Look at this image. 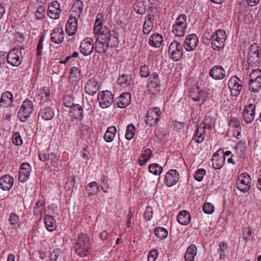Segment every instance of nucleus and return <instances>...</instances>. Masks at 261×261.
Returning <instances> with one entry per match:
<instances>
[{
    "label": "nucleus",
    "instance_id": "f257e3e1",
    "mask_svg": "<svg viewBox=\"0 0 261 261\" xmlns=\"http://www.w3.org/2000/svg\"><path fill=\"white\" fill-rule=\"evenodd\" d=\"M118 34L114 30H110L105 26L100 34L97 35L95 42V50L99 54H106L109 48H116L118 46Z\"/></svg>",
    "mask_w": 261,
    "mask_h": 261
},
{
    "label": "nucleus",
    "instance_id": "f03ea898",
    "mask_svg": "<svg viewBox=\"0 0 261 261\" xmlns=\"http://www.w3.org/2000/svg\"><path fill=\"white\" fill-rule=\"evenodd\" d=\"M91 244L87 234L82 232L78 234L74 246L76 254L81 257L87 256L89 253Z\"/></svg>",
    "mask_w": 261,
    "mask_h": 261
},
{
    "label": "nucleus",
    "instance_id": "7ed1b4c3",
    "mask_svg": "<svg viewBox=\"0 0 261 261\" xmlns=\"http://www.w3.org/2000/svg\"><path fill=\"white\" fill-rule=\"evenodd\" d=\"M187 16L184 14L179 15L172 25V33L177 37H182L185 35L187 29Z\"/></svg>",
    "mask_w": 261,
    "mask_h": 261
},
{
    "label": "nucleus",
    "instance_id": "20e7f679",
    "mask_svg": "<svg viewBox=\"0 0 261 261\" xmlns=\"http://www.w3.org/2000/svg\"><path fill=\"white\" fill-rule=\"evenodd\" d=\"M183 51V45L178 41H173L169 46V57L174 61H179L182 58Z\"/></svg>",
    "mask_w": 261,
    "mask_h": 261
},
{
    "label": "nucleus",
    "instance_id": "39448f33",
    "mask_svg": "<svg viewBox=\"0 0 261 261\" xmlns=\"http://www.w3.org/2000/svg\"><path fill=\"white\" fill-rule=\"evenodd\" d=\"M34 109V106L32 101L28 99L24 100L18 112V116L20 121L24 122L32 114Z\"/></svg>",
    "mask_w": 261,
    "mask_h": 261
},
{
    "label": "nucleus",
    "instance_id": "423d86ee",
    "mask_svg": "<svg viewBox=\"0 0 261 261\" xmlns=\"http://www.w3.org/2000/svg\"><path fill=\"white\" fill-rule=\"evenodd\" d=\"M251 180L250 175L246 172L240 174L236 184L238 189L243 193H246L250 189Z\"/></svg>",
    "mask_w": 261,
    "mask_h": 261
},
{
    "label": "nucleus",
    "instance_id": "0eeeda50",
    "mask_svg": "<svg viewBox=\"0 0 261 261\" xmlns=\"http://www.w3.org/2000/svg\"><path fill=\"white\" fill-rule=\"evenodd\" d=\"M97 100L101 108H107L112 104L114 101V96L108 90L102 91L98 93Z\"/></svg>",
    "mask_w": 261,
    "mask_h": 261
},
{
    "label": "nucleus",
    "instance_id": "6e6552de",
    "mask_svg": "<svg viewBox=\"0 0 261 261\" xmlns=\"http://www.w3.org/2000/svg\"><path fill=\"white\" fill-rule=\"evenodd\" d=\"M161 114V112L159 107L150 108L146 113L145 123L150 126H154L159 121Z\"/></svg>",
    "mask_w": 261,
    "mask_h": 261
},
{
    "label": "nucleus",
    "instance_id": "1a4fd4ad",
    "mask_svg": "<svg viewBox=\"0 0 261 261\" xmlns=\"http://www.w3.org/2000/svg\"><path fill=\"white\" fill-rule=\"evenodd\" d=\"M22 59L21 51L16 47L10 50L7 57L8 63L13 66H19L22 62Z\"/></svg>",
    "mask_w": 261,
    "mask_h": 261
},
{
    "label": "nucleus",
    "instance_id": "9d476101",
    "mask_svg": "<svg viewBox=\"0 0 261 261\" xmlns=\"http://www.w3.org/2000/svg\"><path fill=\"white\" fill-rule=\"evenodd\" d=\"M259 46L257 43L251 45L248 52V62L252 66L260 62Z\"/></svg>",
    "mask_w": 261,
    "mask_h": 261
},
{
    "label": "nucleus",
    "instance_id": "9b49d317",
    "mask_svg": "<svg viewBox=\"0 0 261 261\" xmlns=\"http://www.w3.org/2000/svg\"><path fill=\"white\" fill-rule=\"evenodd\" d=\"M161 86V81L157 72H154L151 73L148 79V83L147 86L148 91L151 93H155L160 91Z\"/></svg>",
    "mask_w": 261,
    "mask_h": 261
},
{
    "label": "nucleus",
    "instance_id": "f8f14e48",
    "mask_svg": "<svg viewBox=\"0 0 261 261\" xmlns=\"http://www.w3.org/2000/svg\"><path fill=\"white\" fill-rule=\"evenodd\" d=\"M99 89V85L97 79L95 77H91L90 75L88 77V81L85 86V92L90 95H94Z\"/></svg>",
    "mask_w": 261,
    "mask_h": 261
},
{
    "label": "nucleus",
    "instance_id": "ddd939ff",
    "mask_svg": "<svg viewBox=\"0 0 261 261\" xmlns=\"http://www.w3.org/2000/svg\"><path fill=\"white\" fill-rule=\"evenodd\" d=\"M242 82L237 76H232L228 81V85L231 95L238 96L242 89Z\"/></svg>",
    "mask_w": 261,
    "mask_h": 261
},
{
    "label": "nucleus",
    "instance_id": "4468645a",
    "mask_svg": "<svg viewBox=\"0 0 261 261\" xmlns=\"http://www.w3.org/2000/svg\"><path fill=\"white\" fill-rule=\"evenodd\" d=\"M95 48V44L92 38L87 37L81 43L80 49L81 54L85 56L90 55Z\"/></svg>",
    "mask_w": 261,
    "mask_h": 261
},
{
    "label": "nucleus",
    "instance_id": "2eb2a0df",
    "mask_svg": "<svg viewBox=\"0 0 261 261\" xmlns=\"http://www.w3.org/2000/svg\"><path fill=\"white\" fill-rule=\"evenodd\" d=\"M255 106L252 103H249L244 107L243 113L244 121L245 123H251L255 118Z\"/></svg>",
    "mask_w": 261,
    "mask_h": 261
},
{
    "label": "nucleus",
    "instance_id": "dca6fc26",
    "mask_svg": "<svg viewBox=\"0 0 261 261\" xmlns=\"http://www.w3.org/2000/svg\"><path fill=\"white\" fill-rule=\"evenodd\" d=\"M189 96L194 101H199L202 99L201 105L204 103L206 99L205 92L197 86H193L190 89Z\"/></svg>",
    "mask_w": 261,
    "mask_h": 261
},
{
    "label": "nucleus",
    "instance_id": "f3484780",
    "mask_svg": "<svg viewBox=\"0 0 261 261\" xmlns=\"http://www.w3.org/2000/svg\"><path fill=\"white\" fill-rule=\"evenodd\" d=\"M61 12L60 4L57 1H54L49 4L47 15L50 18L53 19L59 18Z\"/></svg>",
    "mask_w": 261,
    "mask_h": 261
},
{
    "label": "nucleus",
    "instance_id": "a211bd4d",
    "mask_svg": "<svg viewBox=\"0 0 261 261\" xmlns=\"http://www.w3.org/2000/svg\"><path fill=\"white\" fill-rule=\"evenodd\" d=\"M179 175L178 172L176 170H169L165 177L164 182L166 186L171 187L176 185L179 180Z\"/></svg>",
    "mask_w": 261,
    "mask_h": 261
},
{
    "label": "nucleus",
    "instance_id": "6ab92c4d",
    "mask_svg": "<svg viewBox=\"0 0 261 261\" xmlns=\"http://www.w3.org/2000/svg\"><path fill=\"white\" fill-rule=\"evenodd\" d=\"M11 226L8 227V232L11 234H16L20 227L19 217L14 213H11L8 220Z\"/></svg>",
    "mask_w": 261,
    "mask_h": 261
},
{
    "label": "nucleus",
    "instance_id": "aec40b11",
    "mask_svg": "<svg viewBox=\"0 0 261 261\" xmlns=\"http://www.w3.org/2000/svg\"><path fill=\"white\" fill-rule=\"evenodd\" d=\"M198 43V38L196 34H192L187 36L185 40L184 47L187 51L194 50Z\"/></svg>",
    "mask_w": 261,
    "mask_h": 261
},
{
    "label": "nucleus",
    "instance_id": "412c9836",
    "mask_svg": "<svg viewBox=\"0 0 261 261\" xmlns=\"http://www.w3.org/2000/svg\"><path fill=\"white\" fill-rule=\"evenodd\" d=\"M31 171L30 165L27 162L21 165L19 171L18 179L22 182H25L29 178Z\"/></svg>",
    "mask_w": 261,
    "mask_h": 261
},
{
    "label": "nucleus",
    "instance_id": "4be33fe9",
    "mask_svg": "<svg viewBox=\"0 0 261 261\" xmlns=\"http://www.w3.org/2000/svg\"><path fill=\"white\" fill-rule=\"evenodd\" d=\"M225 74V70L220 65L214 66L209 71V75L215 80L223 79Z\"/></svg>",
    "mask_w": 261,
    "mask_h": 261
},
{
    "label": "nucleus",
    "instance_id": "5701e85b",
    "mask_svg": "<svg viewBox=\"0 0 261 261\" xmlns=\"http://www.w3.org/2000/svg\"><path fill=\"white\" fill-rule=\"evenodd\" d=\"M77 30V19L75 17H70L65 26V31L69 36H73Z\"/></svg>",
    "mask_w": 261,
    "mask_h": 261
},
{
    "label": "nucleus",
    "instance_id": "b1692460",
    "mask_svg": "<svg viewBox=\"0 0 261 261\" xmlns=\"http://www.w3.org/2000/svg\"><path fill=\"white\" fill-rule=\"evenodd\" d=\"M64 39V33L62 28H55L50 34L51 41L57 44H61Z\"/></svg>",
    "mask_w": 261,
    "mask_h": 261
},
{
    "label": "nucleus",
    "instance_id": "393cba45",
    "mask_svg": "<svg viewBox=\"0 0 261 261\" xmlns=\"http://www.w3.org/2000/svg\"><path fill=\"white\" fill-rule=\"evenodd\" d=\"M130 98V94L128 92H124L115 99V102L118 108H125L129 104Z\"/></svg>",
    "mask_w": 261,
    "mask_h": 261
},
{
    "label": "nucleus",
    "instance_id": "a878e982",
    "mask_svg": "<svg viewBox=\"0 0 261 261\" xmlns=\"http://www.w3.org/2000/svg\"><path fill=\"white\" fill-rule=\"evenodd\" d=\"M13 177L9 175L6 174L0 177V188L4 191H9L14 184Z\"/></svg>",
    "mask_w": 261,
    "mask_h": 261
},
{
    "label": "nucleus",
    "instance_id": "bb28decb",
    "mask_svg": "<svg viewBox=\"0 0 261 261\" xmlns=\"http://www.w3.org/2000/svg\"><path fill=\"white\" fill-rule=\"evenodd\" d=\"M13 102V95L11 92L9 91H6L4 92L0 99V107L3 108H9L12 107L14 105Z\"/></svg>",
    "mask_w": 261,
    "mask_h": 261
},
{
    "label": "nucleus",
    "instance_id": "cd10ccee",
    "mask_svg": "<svg viewBox=\"0 0 261 261\" xmlns=\"http://www.w3.org/2000/svg\"><path fill=\"white\" fill-rule=\"evenodd\" d=\"M54 116L55 113L53 108L49 106H45L43 103L41 104L39 116H40L43 119L47 121L52 119Z\"/></svg>",
    "mask_w": 261,
    "mask_h": 261
},
{
    "label": "nucleus",
    "instance_id": "c85d7f7f",
    "mask_svg": "<svg viewBox=\"0 0 261 261\" xmlns=\"http://www.w3.org/2000/svg\"><path fill=\"white\" fill-rule=\"evenodd\" d=\"M205 124H200L197 127L194 139L198 143H201L204 139L205 135Z\"/></svg>",
    "mask_w": 261,
    "mask_h": 261
},
{
    "label": "nucleus",
    "instance_id": "c756f323",
    "mask_svg": "<svg viewBox=\"0 0 261 261\" xmlns=\"http://www.w3.org/2000/svg\"><path fill=\"white\" fill-rule=\"evenodd\" d=\"M191 220V215L189 212L186 210H182L180 211L177 216V222L182 225H188Z\"/></svg>",
    "mask_w": 261,
    "mask_h": 261
},
{
    "label": "nucleus",
    "instance_id": "7c9ffc66",
    "mask_svg": "<svg viewBox=\"0 0 261 261\" xmlns=\"http://www.w3.org/2000/svg\"><path fill=\"white\" fill-rule=\"evenodd\" d=\"M87 196L90 197L96 195L100 190L99 185L96 181H92L85 186Z\"/></svg>",
    "mask_w": 261,
    "mask_h": 261
},
{
    "label": "nucleus",
    "instance_id": "2f4dec72",
    "mask_svg": "<svg viewBox=\"0 0 261 261\" xmlns=\"http://www.w3.org/2000/svg\"><path fill=\"white\" fill-rule=\"evenodd\" d=\"M163 43L162 36L158 33L152 35L149 39V44L155 48L160 47Z\"/></svg>",
    "mask_w": 261,
    "mask_h": 261
},
{
    "label": "nucleus",
    "instance_id": "473e14b6",
    "mask_svg": "<svg viewBox=\"0 0 261 261\" xmlns=\"http://www.w3.org/2000/svg\"><path fill=\"white\" fill-rule=\"evenodd\" d=\"M132 77L129 74H122L118 79L119 84L122 87H129L132 84Z\"/></svg>",
    "mask_w": 261,
    "mask_h": 261
},
{
    "label": "nucleus",
    "instance_id": "72a5a7b5",
    "mask_svg": "<svg viewBox=\"0 0 261 261\" xmlns=\"http://www.w3.org/2000/svg\"><path fill=\"white\" fill-rule=\"evenodd\" d=\"M197 254V248L195 245L191 244L188 248L185 254V261H193Z\"/></svg>",
    "mask_w": 261,
    "mask_h": 261
},
{
    "label": "nucleus",
    "instance_id": "f704fd0d",
    "mask_svg": "<svg viewBox=\"0 0 261 261\" xmlns=\"http://www.w3.org/2000/svg\"><path fill=\"white\" fill-rule=\"evenodd\" d=\"M44 222L46 229L49 231H53L56 228V223L53 216L46 215L44 218Z\"/></svg>",
    "mask_w": 261,
    "mask_h": 261
},
{
    "label": "nucleus",
    "instance_id": "c9c22d12",
    "mask_svg": "<svg viewBox=\"0 0 261 261\" xmlns=\"http://www.w3.org/2000/svg\"><path fill=\"white\" fill-rule=\"evenodd\" d=\"M213 167L216 169H221L224 164L225 158L219 156L218 154L215 153L212 160Z\"/></svg>",
    "mask_w": 261,
    "mask_h": 261
},
{
    "label": "nucleus",
    "instance_id": "e433bc0d",
    "mask_svg": "<svg viewBox=\"0 0 261 261\" xmlns=\"http://www.w3.org/2000/svg\"><path fill=\"white\" fill-rule=\"evenodd\" d=\"M70 113H72V116L75 119H82L84 116L82 107L78 105L74 104L71 108Z\"/></svg>",
    "mask_w": 261,
    "mask_h": 261
},
{
    "label": "nucleus",
    "instance_id": "4c0bfd02",
    "mask_svg": "<svg viewBox=\"0 0 261 261\" xmlns=\"http://www.w3.org/2000/svg\"><path fill=\"white\" fill-rule=\"evenodd\" d=\"M116 132L117 129L115 126L109 127L104 135L103 139L107 142H112Z\"/></svg>",
    "mask_w": 261,
    "mask_h": 261
},
{
    "label": "nucleus",
    "instance_id": "58836bf2",
    "mask_svg": "<svg viewBox=\"0 0 261 261\" xmlns=\"http://www.w3.org/2000/svg\"><path fill=\"white\" fill-rule=\"evenodd\" d=\"M248 87L251 92H257L261 87V80L260 79L253 80H249Z\"/></svg>",
    "mask_w": 261,
    "mask_h": 261
},
{
    "label": "nucleus",
    "instance_id": "ea45409f",
    "mask_svg": "<svg viewBox=\"0 0 261 261\" xmlns=\"http://www.w3.org/2000/svg\"><path fill=\"white\" fill-rule=\"evenodd\" d=\"M226 38L225 32L223 30H218L214 34L211 35L208 39H214L224 42Z\"/></svg>",
    "mask_w": 261,
    "mask_h": 261
},
{
    "label": "nucleus",
    "instance_id": "a19ab883",
    "mask_svg": "<svg viewBox=\"0 0 261 261\" xmlns=\"http://www.w3.org/2000/svg\"><path fill=\"white\" fill-rule=\"evenodd\" d=\"M151 154V151L148 148L144 150V152L141 153L139 160V164L141 166H143L146 164L148 160L150 159Z\"/></svg>",
    "mask_w": 261,
    "mask_h": 261
},
{
    "label": "nucleus",
    "instance_id": "79ce46f5",
    "mask_svg": "<svg viewBox=\"0 0 261 261\" xmlns=\"http://www.w3.org/2000/svg\"><path fill=\"white\" fill-rule=\"evenodd\" d=\"M134 11L138 14H143L146 10V5L145 2L138 1L134 4Z\"/></svg>",
    "mask_w": 261,
    "mask_h": 261
},
{
    "label": "nucleus",
    "instance_id": "37998d69",
    "mask_svg": "<svg viewBox=\"0 0 261 261\" xmlns=\"http://www.w3.org/2000/svg\"><path fill=\"white\" fill-rule=\"evenodd\" d=\"M154 234L156 237L162 240L167 237L168 232L166 228L162 227H159L155 228Z\"/></svg>",
    "mask_w": 261,
    "mask_h": 261
},
{
    "label": "nucleus",
    "instance_id": "c03bdc74",
    "mask_svg": "<svg viewBox=\"0 0 261 261\" xmlns=\"http://www.w3.org/2000/svg\"><path fill=\"white\" fill-rule=\"evenodd\" d=\"M149 171L154 175H160L163 171L162 167L156 163L150 164L148 167Z\"/></svg>",
    "mask_w": 261,
    "mask_h": 261
},
{
    "label": "nucleus",
    "instance_id": "a18cd8bd",
    "mask_svg": "<svg viewBox=\"0 0 261 261\" xmlns=\"http://www.w3.org/2000/svg\"><path fill=\"white\" fill-rule=\"evenodd\" d=\"M135 132L136 128L133 124L128 125L125 135V138L128 140H131L134 137Z\"/></svg>",
    "mask_w": 261,
    "mask_h": 261
},
{
    "label": "nucleus",
    "instance_id": "49530a36",
    "mask_svg": "<svg viewBox=\"0 0 261 261\" xmlns=\"http://www.w3.org/2000/svg\"><path fill=\"white\" fill-rule=\"evenodd\" d=\"M246 147V145L245 141L240 140L237 143V145L235 147V150H236L237 154L241 156L245 151Z\"/></svg>",
    "mask_w": 261,
    "mask_h": 261
},
{
    "label": "nucleus",
    "instance_id": "de8ad7c7",
    "mask_svg": "<svg viewBox=\"0 0 261 261\" xmlns=\"http://www.w3.org/2000/svg\"><path fill=\"white\" fill-rule=\"evenodd\" d=\"M45 8L43 6H39L35 13V16L37 19L42 20L45 17Z\"/></svg>",
    "mask_w": 261,
    "mask_h": 261
},
{
    "label": "nucleus",
    "instance_id": "09e8293b",
    "mask_svg": "<svg viewBox=\"0 0 261 261\" xmlns=\"http://www.w3.org/2000/svg\"><path fill=\"white\" fill-rule=\"evenodd\" d=\"M50 91L46 88H42L40 91L39 95L41 96V102L46 101L49 98ZM41 103H43L41 102Z\"/></svg>",
    "mask_w": 261,
    "mask_h": 261
},
{
    "label": "nucleus",
    "instance_id": "8fccbe9b",
    "mask_svg": "<svg viewBox=\"0 0 261 261\" xmlns=\"http://www.w3.org/2000/svg\"><path fill=\"white\" fill-rule=\"evenodd\" d=\"M215 207L210 202L205 203L202 206V211L207 214H212L214 212Z\"/></svg>",
    "mask_w": 261,
    "mask_h": 261
},
{
    "label": "nucleus",
    "instance_id": "3c124183",
    "mask_svg": "<svg viewBox=\"0 0 261 261\" xmlns=\"http://www.w3.org/2000/svg\"><path fill=\"white\" fill-rule=\"evenodd\" d=\"M12 142L16 146H21L22 144L23 141L18 132H16L13 134Z\"/></svg>",
    "mask_w": 261,
    "mask_h": 261
},
{
    "label": "nucleus",
    "instance_id": "603ef678",
    "mask_svg": "<svg viewBox=\"0 0 261 261\" xmlns=\"http://www.w3.org/2000/svg\"><path fill=\"white\" fill-rule=\"evenodd\" d=\"M62 250L59 248H55L50 252V259L51 261H56L58 257L61 255Z\"/></svg>",
    "mask_w": 261,
    "mask_h": 261
},
{
    "label": "nucleus",
    "instance_id": "864d4df0",
    "mask_svg": "<svg viewBox=\"0 0 261 261\" xmlns=\"http://www.w3.org/2000/svg\"><path fill=\"white\" fill-rule=\"evenodd\" d=\"M206 171L204 169H198L195 173L194 178L198 181H201L203 176L205 175Z\"/></svg>",
    "mask_w": 261,
    "mask_h": 261
},
{
    "label": "nucleus",
    "instance_id": "5fc2aeb1",
    "mask_svg": "<svg viewBox=\"0 0 261 261\" xmlns=\"http://www.w3.org/2000/svg\"><path fill=\"white\" fill-rule=\"evenodd\" d=\"M70 79H80V74H81V70L80 69L77 67H72L70 71Z\"/></svg>",
    "mask_w": 261,
    "mask_h": 261
},
{
    "label": "nucleus",
    "instance_id": "6e6d98bb",
    "mask_svg": "<svg viewBox=\"0 0 261 261\" xmlns=\"http://www.w3.org/2000/svg\"><path fill=\"white\" fill-rule=\"evenodd\" d=\"M150 71L149 67L146 65H144L141 66L140 74L142 77L146 78L149 76Z\"/></svg>",
    "mask_w": 261,
    "mask_h": 261
},
{
    "label": "nucleus",
    "instance_id": "4d7b16f0",
    "mask_svg": "<svg viewBox=\"0 0 261 261\" xmlns=\"http://www.w3.org/2000/svg\"><path fill=\"white\" fill-rule=\"evenodd\" d=\"M45 35H42L39 39L38 43L37 46V55L41 56L42 54L43 43L44 40Z\"/></svg>",
    "mask_w": 261,
    "mask_h": 261
},
{
    "label": "nucleus",
    "instance_id": "13d9d810",
    "mask_svg": "<svg viewBox=\"0 0 261 261\" xmlns=\"http://www.w3.org/2000/svg\"><path fill=\"white\" fill-rule=\"evenodd\" d=\"M73 98L70 95H67L63 98V103L68 108H71L74 103L73 102Z\"/></svg>",
    "mask_w": 261,
    "mask_h": 261
},
{
    "label": "nucleus",
    "instance_id": "bf43d9fd",
    "mask_svg": "<svg viewBox=\"0 0 261 261\" xmlns=\"http://www.w3.org/2000/svg\"><path fill=\"white\" fill-rule=\"evenodd\" d=\"M261 80V70L259 69H252L249 74V80Z\"/></svg>",
    "mask_w": 261,
    "mask_h": 261
},
{
    "label": "nucleus",
    "instance_id": "052dcab7",
    "mask_svg": "<svg viewBox=\"0 0 261 261\" xmlns=\"http://www.w3.org/2000/svg\"><path fill=\"white\" fill-rule=\"evenodd\" d=\"M153 26V22H150L149 21H145L143 28V32L145 34H148L152 30Z\"/></svg>",
    "mask_w": 261,
    "mask_h": 261
},
{
    "label": "nucleus",
    "instance_id": "680f3d73",
    "mask_svg": "<svg viewBox=\"0 0 261 261\" xmlns=\"http://www.w3.org/2000/svg\"><path fill=\"white\" fill-rule=\"evenodd\" d=\"M212 46L214 49L216 50H220L221 48H222L224 45V42H222V40L220 41L218 40H215L212 39Z\"/></svg>",
    "mask_w": 261,
    "mask_h": 261
},
{
    "label": "nucleus",
    "instance_id": "e2e57ef3",
    "mask_svg": "<svg viewBox=\"0 0 261 261\" xmlns=\"http://www.w3.org/2000/svg\"><path fill=\"white\" fill-rule=\"evenodd\" d=\"M153 216V211L152 207L150 206H147L146 210L143 214L144 218L146 221L151 220Z\"/></svg>",
    "mask_w": 261,
    "mask_h": 261
},
{
    "label": "nucleus",
    "instance_id": "0e129e2a",
    "mask_svg": "<svg viewBox=\"0 0 261 261\" xmlns=\"http://www.w3.org/2000/svg\"><path fill=\"white\" fill-rule=\"evenodd\" d=\"M219 252H220V259L224 258L225 256V251L227 249V245L224 242H220L219 243Z\"/></svg>",
    "mask_w": 261,
    "mask_h": 261
},
{
    "label": "nucleus",
    "instance_id": "69168bd1",
    "mask_svg": "<svg viewBox=\"0 0 261 261\" xmlns=\"http://www.w3.org/2000/svg\"><path fill=\"white\" fill-rule=\"evenodd\" d=\"M103 28L104 27H102V22H95L93 28V33L95 35H97L100 33Z\"/></svg>",
    "mask_w": 261,
    "mask_h": 261
},
{
    "label": "nucleus",
    "instance_id": "338daca9",
    "mask_svg": "<svg viewBox=\"0 0 261 261\" xmlns=\"http://www.w3.org/2000/svg\"><path fill=\"white\" fill-rule=\"evenodd\" d=\"M91 127L88 123H83L81 126V132L83 135H87L90 133L91 131Z\"/></svg>",
    "mask_w": 261,
    "mask_h": 261
},
{
    "label": "nucleus",
    "instance_id": "774afa93",
    "mask_svg": "<svg viewBox=\"0 0 261 261\" xmlns=\"http://www.w3.org/2000/svg\"><path fill=\"white\" fill-rule=\"evenodd\" d=\"M158 254L157 250L153 249L151 250L148 255V260L155 261L158 256Z\"/></svg>",
    "mask_w": 261,
    "mask_h": 261
}]
</instances>
